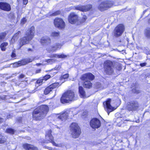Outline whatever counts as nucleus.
I'll return each instance as SVG.
<instances>
[{
    "instance_id": "nucleus-47",
    "label": "nucleus",
    "mask_w": 150,
    "mask_h": 150,
    "mask_svg": "<svg viewBox=\"0 0 150 150\" xmlns=\"http://www.w3.org/2000/svg\"><path fill=\"white\" fill-rule=\"evenodd\" d=\"M41 71V69H38L36 70L35 71V73L36 74L40 73Z\"/></svg>"
},
{
    "instance_id": "nucleus-50",
    "label": "nucleus",
    "mask_w": 150,
    "mask_h": 150,
    "mask_svg": "<svg viewBox=\"0 0 150 150\" xmlns=\"http://www.w3.org/2000/svg\"><path fill=\"white\" fill-rule=\"evenodd\" d=\"M58 73V71H57V72H53L52 73H50V74L51 75H52V76H54V75H56L57 74V73Z\"/></svg>"
},
{
    "instance_id": "nucleus-12",
    "label": "nucleus",
    "mask_w": 150,
    "mask_h": 150,
    "mask_svg": "<svg viewBox=\"0 0 150 150\" xmlns=\"http://www.w3.org/2000/svg\"><path fill=\"white\" fill-rule=\"evenodd\" d=\"M111 99L110 98H108L106 99L105 101L103 102V105L104 108L107 112L108 115L110 112L114 111L115 108L112 106L110 104Z\"/></svg>"
},
{
    "instance_id": "nucleus-5",
    "label": "nucleus",
    "mask_w": 150,
    "mask_h": 150,
    "mask_svg": "<svg viewBox=\"0 0 150 150\" xmlns=\"http://www.w3.org/2000/svg\"><path fill=\"white\" fill-rule=\"evenodd\" d=\"M114 67L113 63L110 60H106L104 62V71L107 75H110L113 74Z\"/></svg>"
},
{
    "instance_id": "nucleus-4",
    "label": "nucleus",
    "mask_w": 150,
    "mask_h": 150,
    "mask_svg": "<svg viewBox=\"0 0 150 150\" xmlns=\"http://www.w3.org/2000/svg\"><path fill=\"white\" fill-rule=\"evenodd\" d=\"M75 98V94L73 91L71 90H68L65 92L60 98L61 102L63 104L67 103L69 101L74 100Z\"/></svg>"
},
{
    "instance_id": "nucleus-38",
    "label": "nucleus",
    "mask_w": 150,
    "mask_h": 150,
    "mask_svg": "<svg viewBox=\"0 0 150 150\" xmlns=\"http://www.w3.org/2000/svg\"><path fill=\"white\" fill-rule=\"evenodd\" d=\"M67 56L66 55L62 54H57V58L63 59L67 58Z\"/></svg>"
},
{
    "instance_id": "nucleus-7",
    "label": "nucleus",
    "mask_w": 150,
    "mask_h": 150,
    "mask_svg": "<svg viewBox=\"0 0 150 150\" xmlns=\"http://www.w3.org/2000/svg\"><path fill=\"white\" fill-rule=\"evenodd\" d=\"M125 30V27L123 24L117 25L114 28L112 33L113 37L117 38L121 36Z\"/></svg>"
},
{
    "instance_id": "nucleus-22",
    "label": "nucleus",
    "mask_w": 150,
    "mask_h": 150,
    "mask_svg": "<svg viewBox=\"0 0 150 150\" xmlns=\"http://www.w3.org/2000/svg\"><path fill=\"white\" fill-rule=\"evenodd\" d=\"M78 88L79 92L80 97L81 98H85L86 96V93L84 88L82 86H79V87Z\"/></svg>"
},
{
    "instance_id": "nucleus-13",
    "label": "nucleus",
    "mask_w": 150,
    "mask_h": 150,
    "mask_svg": "<svg viewBox=\"0 0 150 150\" xmlns=\"http://www.w3.org/2000/svg\"><path fill=\"white\" fill-rule=\"evenodd\" d=\"M54 23L55 27L61 29H64L65 26L64 22L60 18H56L54 20Z\"/></svg>"
},
{
    "instance_id": "nucleus-17",
    "label": "nucleus",
    "mask_w": 150,
    "mask_h": 150,
    "mask_svg": "<svg viewBox=\"0 0 150 150\" xmlns=\"http://www.w3.org/2000/svg\"><path fill=\"white\" fill-rule=\"evenodd\" d=\"M78 15L74 12L70 13L68 17V20L69 22L71 24H75L78 21Z\"/></svg>"
},
{
    "instance_id": "nucleus-11",
    "label": "nucleus",
    "mask_w": 150,
    "mask_h": 150,
    "mask_svg": "<svg viewBox=\"0 0 150 150\" xmlns=\"http://www.w3.org/2000/svg\"><path fill=\"white\" fill-rule=\"evenodd\" d=\"M113 5L112 2L110 1H106L100 3L98 7V8L101 11L107 10L112 7Z\"/></svg>"
},
{
    "instance_id": "nucleus-54",
    "label": "nucleus",
    "mask_w": 150,
    "mask_h": 150,
    "mask_svg": "<svg viewBox=\"0 0 150 150\" xmlns=\"http://www.w3.org/2000/svg\"><path fill=\"white\" fill-rule=\"evenodd\" d=\"M36 65L37 66H39L41 65V64L40 63H37L36 64Z\"/></svg>"
},
{
    "instance_id": "nucleus-14",
    "label": "nucleus",
    "mask_w": 150,
    "mask_h": 150,
    "mask_svg": "<svg viewBox=\"0 0 150 150\" xmlns=\"http://www.w3.org/2000/svg\"><path fill=\"white\" fill-rule=\"evenodd\" d=\"M100 121L97 118H92L90 122V125L93 129H98L101 126Z\"/></svg>"
},
{
    "instance_id": "nucleus-8",
    "label": "nucleus",
    "mask_w": 150,
    "mask_h": 150,
    "mask_svg": "<svg viewBox=\"0 0 150 150\" xmlns=\"http://www.w3.org/2000/svg\"><path fill=\"white\" fill-rule=\"evenodd\" d=\"M140 105L136 100L130 101L128 102L126 106L127 110L129 111H138L139 109Z\"/></svg>"
},
{
    "instance_id": "nucleus-36",
    "label": "nucleus",
    "mask_w": 150,
    "mask_h": 150,
    "mask_svg": "<svg viewBox=\"0 0 150 150\" xmlns=\"http://www.w3.org/2000/svg\"><path fill=\"white\" fill-rule=\"evenodd\" d=\"M61 13V11L59 10H57L52 13L51 15L52 16H56L60 14Z\"/></svg>"
},
{
    "instance_id": "nucleus-9",
    "label": "nucleus",
    "mask_w": 150,
    "mask_h": 150,
    "mask_svg": "<svg viewBox=\"0 0 150 150\" xmlns=\"http://www.w3.org/2000/svg\"><path fill=\"white\" fill-rule=\"evenodd\" d=\"M61 84L58 82L51 84L45 88L43 91V94L45 95L50 94L54 89L58 88Z\"/></svg>"
},
{
    "instance_id": "nucleus-52",
    "label": "nucleus",
    "mask_w": 150,
    "mask_h": 150,
    "mask_svg": "<svg viewBox=\"0 0 150 150\" xmlns=\"http://www.w3.org/2000/svg\"><path fill=\"white\" fill-rule=\"evenodd\" d=\"M47 149L50 150H54L53 148L52 147H47Z\"/></svg>"
},
{
    "instance_id": "nucleus-21",
    "label": "nucleus",
    "mask_w": 150,
    "mask_h": 150,
    "mask_svg": "<svg viewBox=\"0 0 150 150\" xmlns=\"http://www.w3.org/2000/svg\"><path fill=\"white\" fill-rule=\"evenodd\" d=\"M62 46L61 43H56L55 45L49 46L48 48L50 51L52 52L56 51L58 49H60Z\"/></svg>"
},
{
    "instance_id": "nucleus-34",
    "label": "nucleus",
    "mask_w": 150,
    "mask_h": 150,
    "mask_svg": "<svg viewBox=\"0 0 150 150\" xmlns=\"http://www.w3.org/2000/svg\"><path fill=\"white\" fill-rule=\"evenodd\" d=\"M41 78L43 81H47L51 78V76L50 75L46 74Z\"/></svg>"
},
{
    "instance_id": "nucleus-39",
    "label": "nucleus",
    "mask_w": 150,
    "mask_h": 150,
    "mask_svg": "<svg viewBox=\"0 0 150 150\" xmlns=\"http://www.w3.org/2000/svg\"><path fill=\"white\" fill-rule=\"evenodd\" d=\"M133 93L136 94H138L141 92V91L137 89H133L132 90Z\"/></svg>"
},
{
    "instance_id": "nucleus-49",
    "label": "nucleus",
    "mask_w": 150,
    "mask_h": 150,
    "mask_svg": "<svg viewBox=\"0 0 150 150\" xmlns=\"http://www.w3.org/2000/svg\"><path fill=\"white\" fill-rule=\"evenodd\" d=\"M23 4L24 5H26L28 2V0H22Z\"/></svg>"
},
{
    "instance_id": "nucleus-55",
    "label": "nucleus",
    "mask_w": 150,
    "mask_h": 150,
    "mask_svg": "<svg viewBox=\"0 0 150 150\" xmlns=\"http://www.w3.org/2000/svg\"><path fill=\"white\" fill-rule=\"evenodd\" d=\"M148 22L149 23H150V18L148 20Z\"/></svg>"
},
{
    "instance_id": "nucleus-42",
    "label": "nucleus",
    "mask_w": 150,
    "mask_h": 150,
    "mask_svg": "<svg viewBox=\"0 0 150 150\" xmlns=\"http://www.w3.org/2000/svg\"><path fill=\"white\" fill-rule=\"evenodd\" d=\"M16 121L18 122L21 123L22 121V117H18L16 120Z\"/></svg>"
},
{
    "instance_id": "nucleus-37",
    "label": "nucleus",
    "mask_w": 150,
    "mask_h": 150,
    "mask_svg": "<svg viewBox=\"0 0 150 150\" xmlns=\"http://www.w3.org/2000/svg\"><path fill=\"white\" fill-rule=\"evenodd\" d=\"M28 80H23L20 81V84H23L24 87L28 83Z\"/></svg>"
},
{
    "instance_id": "nucleus-35",
    "label": "nucleus",
    "mask_w": 150,
    "mask_h": 150,
    "mask_svg": "<svg viewBox=\"0 0 150 150\" xmlns=\"http://www.w3.org/2000/svg\"><path fill=\"white\" fill-rule=\"evenodd\" d=\"M51 35L52 37H57L59 35V32H53L51 33Z\"/></svg>"
},
{
    "instance_id": "nucleus-43",
    "label": "nucleus",
    "mask_w": 150,
    "mask_h": 150,
    "mask_svg": "<svg viewBox=\"0 0 150 150\" xmlns=\"http://www.w3.org/2000/svg\"><path fill=\"white\" fill-rule=\"evenodd\" d=\"M146 35L148 37L150 38V29L147 30Z\"/></svg>"
},
{
    "instance_id": "nucleus-19",
    "label": "nucleus",
    "mask_w": 150,
    "mask_h": 150,
    "mask_svg": "<svg viewBox=\"0 0 150 150\" xmlns=\"http://www.w3.org/2000/svg\"><path fill=\"white\" fill-rule=\"evenodd\" d=\"M33 60L30 58L23 59L15 63L17 67H20L22 65H26L32 62Z\"/></svg>"
},
{
    "instance_id": "nucleus-20",
    "label": "nucleus",
    "mask_w": 150,
    "mask_h": 150,
    "mask_svg": "<svg viewBox=\"0 0 150 150\" xmlns=\"http://www.w3.org/2000/svg\"><path fill=\"white\" fill-rule=\"evenodd\" d=\"M23 148L25 150H39L38 148L33 144L27 143L22 144Z\"/></svg>"
},
{
    "instance_id": "nucleus-23",
    "label": "nucleus",
    "mask_w": 150,
    "mask_h": 150,
    "mask_svg": "<svg viewBox=\"0 0 150 150\" xmlns=\"http://www.w3.org/2000/svg\"><path fill=\"white\" fill-rule=\"evenodd\" d=\"M21 34L20 31H18L15 33L12 36L11 40L12 42H14L17 40Z\"/></svg>"
},
{
    "instance_id": "nucleus-28",
    "label": "nucleus",
    "mask_w": 150,
    "mask_h": 150,
    "mask_svg": "<svg viewBox=\"0 0 150 150\" xmlns=\"http://www.w3.org/2000/svg\"><path fill=\"white\" fill-rule=\"evenodd\" d=\"M6 34L7 33L6 32H2L0 33V42L4 39Z\"/></svg>"
},
{
    "instance_id": "nucleus-25",
    "label": "nucleus",
    "mask_w": 150,
    "mask_h": 150,
    "mask_svg": "<svg viewBox=\"0 0 150 150\" xmlns=\"http://www.w3.org/2000/svg\"><path fill=\"white\" fill-rule=\"evenodd\" d=\"M61 68V65H56L54 68L51 69L46 71V72H50L54 70L57 71L58 72Z\"/></svg>"
},
{
    "instance_id": "nucleus-3",
    "label": "nucleus",
    "mask_w": 150,
    "mask_h": 150,
    "mask_svg": "<svg viewBox=\"0 0 150 150\" xmlns=\"http://www.w3.org/2000/svg\"><path fill=\"white\" fill-rule=\"evenodd\" d=\"M80 79L83 82V87L86 89H91L92 88L93 83L91 82L95 79V76L90 72H86L82 74L80 77Z\"/></svg>"
},
{
    "instance_id": "nucleus-53",
    "label": "nucleus",
    "mask_w": 150,
    "mask_h": 150,
    "mask_svg": "<svg viewBox=\"0 0 150 150\" xmlns=\"http://www.w3.org/2000/svg\"><path fill=\"white\" fill-rule=\"evenodd\" d=\"M27 51H28V52H29V51H31V52H32L33 51V50L32 49H31V48H28V49H27Z\"/></svg>"
},
{
    "instance_id": "nucleus-6",
    "label": "nucleus",
    "mask_w": 150,
    "mask_h": 150,
    "mask_svg": "<svg viewBox=\"0 0 150 150\" xmlns=\"http://www.w3.org/2000/svg\"><path fill=\"white\" fill-rule=\"evenodd\" d=\"M70 128L72 137L75 139L78 138L81 133V129L78 124L76 123H72Z\"/></svg>"
},
{
    "instance_id": "nucleus-2",
    "label": "nucleus",
    "mask_w": 150,
    "mask_h": 150,
    "mask_svg": "<svg viewBox=\"0 0 150 150\" xmlns=\"http://www.w3.org/2000/svg\"><path fill=\"white\" fill-rule=\"evenodd\" d=\"M35 28L32 26L28 28L25 32L24 35L20 38L18 43L19 48L23 45L28 44L35 36Z\"/></svg>"
},
{
    "instance_id": "nucleus-30",
    "label": "nucleus",
    "mask_w": 150,
    "mask_h": 150,
    "mask_svg": "<svg viewBox=\"0 0 150 150\" xmlns=\"http://www.w3.org/2000/svg\"><path fill=\"white\" fill-rule=\"evenodd\" d=\"M56 60L54 59H46V62L49 64H52L54 63Z\"/></svg>"
},
{
    "instance_id": "nucleus-18",
    "label": "nucleus",
    "mask_w": 150,
    "mask_h": 150,
    "mask_svg": "<svg viewBox=\"0 0 150 150\" xmlns=\"http://www.w3.org/2000/svg\"><path fill=\"white\" fill-rule=\"evenodd\" d=\"M0 9L8 12L11 11V8L10 4L6 2H0Z\"/></svg>"
},
{
    "instance_id": "nucleus-33",
    "label": "nucleus",
    "mask_w": 150,
    "mask_h": 150,
    "mask_svg": "<svg viewBox=\"0 0 150 150\" xmlns=\"http://www.w3.org/2000/svg\"><path fill=\"white\" fill-rule=\"evenodd\" d=\"M69 77V74L67 73L64 75H62L60 78V80H65L67 79Z\"/></svg>"
},
{
    "instance_id": "nucleus-40",
    "label": "nucleus",
    "mask_w": 150,
    "mask_h": 150,
    "mask_svg": "<svg viewBox=\"0 0 150 150\" xmlns=\"http://www.w3.org/2000/svg\"><path fill=\"white\" fill-rule=\"evenodd\" d=\"M48 57L50 58H57V54H50L48 56Z\"/></svg>"
},
{
    "instance_id": "nucleus-27",
    "label": "nucleus",
    "mask_w": 150,
    "mask_h": 150,
    "mask_svg": "<svg viewBox=\"0 0 150 150\" xmlns=\"http://www.w3.org/2000/svg\"><path fill=\"white\" fill-rule=\"evenodd\" d=\"M15 132L14 129L11 128H7L5 131V132L11 135L14 134Z\"/></svg>"
},
{
    "instance_id": "nucleus-56",
    "label": "nucleus",
    "mask_w": 150,
    "mask_h": 150,
    "mask_svg": "<svg viewBox=\"0 0 150 150\" xmlns=\"http://www.w3.org/2000/svg\"><path fill=\"white\" fill-rule=\"evenodd\" d=\"M55 96V95H54V96H53V97H54Z\"/></svg>"
},
{
    "instance_id": "nucleus-48",
    "label": "nucleus",
    "mask_w": 150,
    "mask_h": 150,
    "mask_svg": "<svg viewBox=\"0 0 150 150\" xmlns=\"http://www.w3.org/2000/svg\"><path fill=\"white\" fill-rule=\"evenodd\" d=\"M16 56V54L14 52H12L11 55V57L12 58H14Z\"/></svg>"
},
{
    "instance_id": "nucleus-45",
    "label": "nucleus",
    "mask_w": 150,
    "mask_h": 150,
    "mask_svg": "<svg viewBox=\"0 0 150 150\" xmlns=\"http://www.w3.org/2000/svg\"><path fill=\"white\" fill-rule=\"evenodd\" d=\"M87 18L86 16H84L82 18V19L81 20V22H84L86 21Z\"/></svg>"
},
{
    "instance_id": "nucleus-41",
    "label": "nucleus",
    "mask_w": 150,
    "mask_h": 150,
    "mask_svg": "<svg viewBox=\"0 0 150 150\" xmlns=\"http://www.w3.org/2000/svg\"><path fill=\"white\" fill-rule=\"evenodd\" d=\"M27 20L25 17H23L21 19V23L22 25L24 24L26 22Z\"/></svg>"
},
{
    "instance_id": "nucleus-15",
    "label": "nucleus",
    "mask_w": 150,
    "mask_h": 150,
    "mask_svg": "<svg viewBox=\"0 0 150 150\" xmlns=\"http://www.w3.org/2000/svg\"><path fill=\"white\" fill-rule=\"evenodd\" d=\"M51 39L47 36L42 37L40 40V43L42 45L47 47L51 45Z\"/></svg>"
},
{
    "instance_id": "nucleus-16",
    "label": "nucleus",
    "mask_w": 150,
    "mask_h": 150,
    "mask_svg": "<svg viewBox=\"0 0 150 150\" xmlns=\"http://www.w3.org/2000/svg\"><path fill=\"white\" fill-rule=\"evenodd\" d=\"M92 7V5L88 4L85 5H77L75 6V8L81 11L86 12L90 10Z\"/></svg>"
},
{
    "instance_id": "nucleus-10",
    "label": "nucleus",
    "mask_w": 150,
    "mask_h": 150,
    "mask_svg": "<svg viewBox=\"0 0 150 150\" xmlns=\"http://www.w3.org/2000/svg\"><path fill=\"white\" fill-rule=\"evenodd\" d=\"M52 131L51 129H50L47 131L46 132L45 137L46 138H48V139H47L45 141L46 143H51L52 145L56 147H59V144H56L54 141V137L52 134Z\"/></svg>"
},
{
    "instance_id": "nucleus-32",
    "label": "nucleus",
    "mask_w": 150,
    "mask_h": 150,
    "mask_svg": "<svg viewBox=\"0 0 150 150\" xmlns=\"http://www.w3.org/2000/svg\"><path fill=\"white\" fill-rule=\"evenodd\" d=\"M43 80L41 77L38 79L35 82V84H38L39 86L41 85L43 83Z\"/></svg>"
},
{
    "instance_id": "nucleus-26",
    "label": "nucleus",
    "mask_w": 150,
    "mask_h": 150,
    "mask_svg": "<svg viewBox=\"0 0 150 150\" xmlns=\"http://www.w3.org/2000/svg\"><path fill=\"white\" fill-rule=\"evenodd\" d=\"M8 43L7 42H4L1 43L0 45V47L1 50L4 51L6 49V47L8 45Z\"/></svg>"
},
{
    "instance_id": "nucleus-46",
    "label": "nucleus",
    "mask_w": 150,
    "mask_h": 150,
    "mask_svg": "<svg viewBox=\"0 0 150 150\" xmlns=\"http://www.w3.org/2000/svg\"><path fill=\"white\" fill-rule=\"evenodd\" d=\"M146 62L141 63L139 64L140 66L142 67L146 66Z\"/></svg>"
},
{
    "instance_id": "nucleus-51",
    "label": "nucleus",
    "mask_w": 150,
    "mask_h": 150,
    "mask_svg": "<svg viewBox=\"0 0 150 150\" xmlns=\"http://www.w3.org/2000/svg\"><path fill=\"white\" fill-rule=\"evenodd\" d=\"M4 119L3 118L0 117V124H1L3 122Z\"/></svg>"
},
{
    "instance_id": "nucleus-29",
    "label": "nucleus",
    "mask_w": 150,
    "mask_h": 150,
    "mask_svg": "<svg viewBox=\"0 0 150 150\" xmlns=\"http://www.w3.org/2000/svg\"><path fill=\"white\" fill-rule=\"evenodd\" d=\"M6 139L5 137L0 134V144H2L6 142Z\"/></svg>"
},
{
    "instance_id": "nucleus-24",
    "label": "nucleus",
    "mask_w": 150,
    "mask_h": 150,
    "mask_svg": "<svg viewBox=\"0 0 150 150\" xmlns=\"http://www.w3.org/2000/svg\"><path fill=\"white\" fill-rule=\"evenodd\" d=\"M67 113L66 112H64L60 114L58 117V118L62 120H65L68 118Z\"/></svg>"
},
{
    "instance_id": "nucleus-1",
    "label": "nucleus",
    "mask_w": 150,
    "mask_h": 150,
    "mask_svg": "<svg viewBox=\"0 0 150 150\" xmlns=\"http://www.w3.org/2000/svg\"><path fill=\"white\" fill-rule=\"evenodd\" d=\"M49 111L48 105H42L35 108L32 112L33 118L35 120H40L47 114Z\"/></svg>"
},
{
    "instance_id": "nucleus-44",
    "label": "nucleus",
    "mask_w": 150,
    "mask_h": 150,
    "mask_svg": "<svg viewBox=\"0 0 150 150\" xmlns=\"http://www.w3.org/2000/svg\"><path fill=\"white\" fill-rule=\"evenodd\" d=\"M25 76V75L24 74H21L18 76V78L19 79H22L24 78Z\"/></svg>"
},
{
    "instance_id": "nucleus-31",
    "label": "nucleus",
    "mask_w": 150,
    "mask_h": 150,
    "mask_svg": "<svg viewBox=\"0 0 150 150\" xmlns=\"http://www.w3.org/2000/svg\"><path fill=\"white\" fill-rule=\"evenodd\" d=\"M117 121L118 125L119 124V126H120L124 122V120L123 119H122V117H118L117 120Z\"/></svg>"
}]
</instances>
